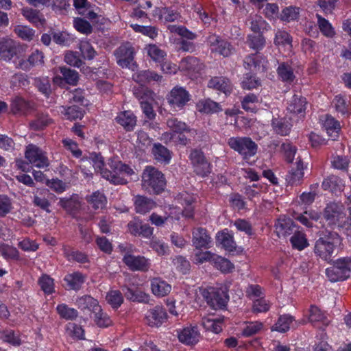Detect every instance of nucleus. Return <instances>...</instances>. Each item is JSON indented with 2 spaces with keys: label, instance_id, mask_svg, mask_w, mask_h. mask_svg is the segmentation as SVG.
<instances>
[{
  "label": "nucleus",
  "instance_id": "1",
  "mask_svg": "<svg viewBox=\"0 0 351 351\" xmlns=\"http://www.w3.org/2000/svg\"><path fill=\"white\" fill-rule=\"evenodd\" d=\"M342 248L341 237L337 232L325 230L315 243L314 252L322 260L330 263Z\"/></svg>",
  "mask_w": 351,
  "mask_h": 351
},
{
  "label": "nucleus",
  "instance_id": "2",
  "mask_svg": "<svg viewBox=\"0 0 351 351\" xmlns=\"http://www.w3.org/2000/svg\"><path fill=\"white\" fill-rule=\"evenodd\" d=\"M27 46L10 38L0 40V58L5 62L12 61L18 69L19 61L25 54Z\"/></svg>",
  "mask_w": 351,
  "mask_h": 351
},
{
  "label": "nucleus",
  "instance_id": "3",
  "mask_svg": "<svg viewBox=\"0 0 351 351\" xmlns=\"http://www.w3.org/2000/svg\"><path fill=\"white\" fill-rule=\"evenodd\" d=\"M166 185L164 175L153 167H147L142 174V187L149 193L159 194Z\"/></svg>",
  "mask_w": 351,
  "mask_h": 351
},
{
  "label": "nucleus",
  "instance_id": "4",
  "mask_svg": "<svg viewBox=\"0 0 351 351\" xmlns=\"http://www.w3.org/2000/svg\"><path fill=\"white\" fill-rule=\"evenodd\" d=\"M351 258L343 257L337 259L333 265L326 269V274L331 282L342 281L350 276Z\"/></svg>",
  "mask_w": 351,
  "mask_h": 351
},
{
  "label": "nucleus",
  "instance_id": "5",
  "mask_svg": "<svg viewBox=\"0 0 351 351\" xmlns=\"http://www.w3.org/2000/svg\"><path fill=\"white\" fill-rule=\"evenodd\" d=\"M228 145L245 159L254 156L258 149L257 145L250 137H231Z\"/></svg>",
  "mask_w": 351,
  "mask_h": 351
},
{
  "label": "nucleus",
  "instance_id": "6",
  "mask_svg": "<svg viewBox=\"0 0 351 351\" xmlns=\"http://www.w3.org/2000/svg\"><path fill=\"white\" fill-rule=\"evenodd\" d=\"M202 295L207 304L213 309H223L228 303L229 296L221 289L208 287L202 291Z\"/></svg>",
  "mask_w": 351,
  "mask_h": 351
},
{
  "label": "nucleus",
  "instance_id": "7",
  "mask_svg": "<svg viewBox=\"0 0 351 351\" xmlns=\"http://www.w3.org/2000/svg\"><path fill=\"white\" fill-rule=\"evenodd\" d=\"M134 53V49L130 43L121 45L114 51L117 64L122 68H129L132 70L135 66Z\"/></svg>",
  "mask_w": 351,
  "mask_h": 351
},
{
  "label": "nucleus",
  "instance_id": "8",
  "mask_svg": "<svg viewBox=\"0 0 351 351\" xmlns=\"http://www.w3.org/2000/svg\"><path fill=\"white\" fill-rule=\"evenodd\" d=\"M25 157L29 164L37 168H45L49 165L46 153L35 145L26 147Z\"/></svg>",
  "mask_w": 351,
  "mask_h": 351
},
{
  "label": "nucleus",
  "instance_id": "9",
  "mask_svg": "<svg viewBox=\"0 0 351 351\" xmlns=\"http://www.w3.org/2000/svg\"><path fill=\"white\" fill-rule=\"evenodd\" d=\"M189 159L197 175L205 177L210 173V165L201 150L192 149L189 155Z\"/></svg>",
  "mask_w": 351,
  "mask_h": 351
},
{
  "label": "nucleus",
  "instance_id": "10",
  "mask_svg": "<svg viewBox=\"0 0 351 351\" xmlns=\"http://www.w3.org/2000/svg\"><path fill=\"white\" fill-rule=\"evenodd\" d=\"M92 160L95 170L99 172L101 176L106 180L114 184H124L126 183V180L124 178L116 174H112V171L104 168V162L100 154H93Z\"/></svg>",
  "mask_w": 351,
  "mask_h": 351
},
{
  "label": "nucleus",
  "instance_id": "11",
  "mask_svg": "<svg viewBox=\"0 0 351 351\" xmlns=\"http://www.w3.org/2000/svg\"><path fill=\"white\" fill-rule=\"evenodd\" d=\"M168 315L165 308L157 305L147 311L145 319L150 327H160L167 319Z\"/></svg>",
  "mask_w": 351,
  "mask_h": 351
},
{
  "label": "nucleus",
  "instance_id": "12",
  "mask_svg": "<svg viewBox=\"0 0 351 351\" xmlns=\"http://www.w3.org/2000/svg\"><path fill=\"white\" fill-rule=\"evenodd\" d=\"M167 101L173 108H182L190 100L189 92L182 87L173 88L167 96Z\"/></svg>",
  "mask_w": 351,
  "mask_h": 351
},
{
  "label": "nucleus",
  "instance_id": "13",
  "mask_svg": "<svg viewBox=\"0 0 351 351\" xmlns=\"http://www.w3.org/2000/svg\"><path fill=\"white\" fill-rule=\"evenodd\" d=\"M44 58V53L38 49L32 52L27 58H26L25 54L22 59L19 61L18 69L29 71L33 67L43 66L45 64Z\"/></svg>",
  "mask_w": 351,
  "mask_h": 351
},
{
  "label": "nucleus",
  "instance_id": "14",
  "mask_svg": "<svg viewBox=\"0 0 351 351\" xmlns=\"http://www.w3.org/2000/svg\"><path fill=\"white\" fill-rule=\"evenodd\" d=\"M123 262L131 271H147L149 267V260L143 256H134L126 253L123 258Z\"/></svg>",
  "mask_w": 351,
  "mask_h": 351
},
{
  "label": "nucleus",
  "instance_id": "15",
  "mask_svg": "<svg viewBox=\"0 0 351 351\" xmlns=\"http://www.w3.org/2000/svg\"><path fill=\"white\" fill-rule=\"evenodd\" d=\"M179 67L182 71L193 75L200 73L204 70L205 66L199 58L194 56H187L180 61Z\"/></svg>",
  "mask_w": 351,
  "mask_h": 351
},
{
  "label": "nucleus",
  "instance_id": "16",
  "mask_svg": "<svg viewBox=\"0 0 351 351\" xmlns=\"http://www.w3.org/2000/svg\"><path fill=\"white\" fill-rule=\"evenodd\" d=\"M128 230L134 236H141L145 238H151L153 234V228L147 223H143L141 220L134 218L128 224Z\"/></svg>",
  "mask_w": 351,
  "mask_h": 351
},
{
  "label": "nucleus",
  "instance_id": "17",
  "mask_svg": "<svg viewBox=\"0 0 351 351\" xmlns=\"http://www.w3.org/2000/svg\"><path fill=\"white\" fill-rule=\"evenodd\" d=\"M308 322H311L314 327L319 328L322 330H324L330 323V320L328 317L315 305L310 306Z\"/></svg>",
  "mask_w": 351,
  "mask_h": 351
},
{
  "label": "nucleus",
  "instance_id": "18",
  "mask_svg": "<svg viewBox=\"0 0 351 351\" xmlns=\"http://www.w3.org/2000/svg\"><path fill=\"white\" fill-rule=\"evenodd\" d=\"M122 291L127 300L143 304H149L150 295L138 289H133L128 286L122 287Z\"/></svg>",
  "mask_w": 351,
  "mask_h": 351
},
{
  "label": "nucleus",
  "instance_id": "19",
  "mask_svg": "<svg viewBox=\"0 0 351 351\" xmlns=\"http://www.w3.org/2000/svg\"><path fill=\"white\" fill-rule=\"evenodd\" d=\"M343 206L341 203L330 202L324 210V217L331 223H336L343 215Z\"/></svg>",
  "mask_w": 351,
  "mask_h": 351
},
{
  "label": "nucleus",
  "instance_id": "20",
  "mask_svg": "<svg viewBox=\"0 0 351 351\" xmlns=\"http://www.w3.org/2000/svg\"><path fill=\"white\" fill-rule=\"evenodd\" d=\"M180 342L186 345H194L199 341V333L195 326H188L178 332Z\"/></svg>",
  "mask_w": 351,
  "mask_h": 351
},
{
  "label": "nucleus",
  "instance_id": "21",
  "mask_svg": "<svg viewBox=\"0 0 351 351\" xmlns=\"http://www.w3.org/2000/svg\"><path fill=\"white\" fill-rule=\"evenodd\" d=\"M193 245L197 249L208 248L209 243L211 242V238L208 234L207 230L203 228L199 227L193 231Z\"/></svg>",
  "mask_w": 351,
  "mask_h": 351
},
{
  "label": "nucleus",
  "instance_id": "22",
  "mask_svg": "<svg viewBox=\"0 0 351 351\" xmlns=\"http://www.w3.org/2000/svg\"><path fill=\"white\" fill-rule=\"evenodd\" d=\"M307 101L304 97L294 95L289 101L287 110L295 114L304 116L306 108Z\"/></svg>",
  "mask_w": 351,
  "mask_h": 351
},
{
  "label": "nucleus",
  "instance_id": "23",
  "mask_svg": "<svg viewBox=\"0 0 351 351\" xmlns=\"http://www.w3.org/2000/svg\"><path fill=\"white\" fill-rule=\"evenodd\" d=\"M134 209L137 213L145 214L156 206L152 199L144 195H136L134 198Z\"/></svg>",
  "mask_w": 351,
  "mask_h": 351
},
{
  "label": "nucleus",
  "instance_id": "24",
  "mask_svg": "<svg viewBox=\"0 0 351 351\" xmlns=\"http://www.w3.org/2000/svg\"><path fill=\"white\" fill-rule=\"evenodd\" d=\"M304 165L302 161L299 159L295 164V167H292L286 176V181L290 185H298L302 183L304 177Z\"/></svg>",
  "mask_w": 351,
  "mask_h": 351
},
{
  "label": "nucleus",
  "instance_id": "25",
  "mask_svg": "<svg viewBox=\"0 0 351 351\" xmlns=\"http://www.w3.org/2000/svg\"><path fill=\"white\" fill-rule=\"evenodd\" d=\"M275 228L278 236L286 237L297 231L296 226L290 218L279 219L275 223Z\"/></svg>",
  "mask_w": 351,
  "mask_h": 351
},
{
  "label": "nucleus",
  "instance_id": "26",
  "mask_svg": "<svg viewBox=\"0 0 351 351\" xmlns=\"http://www.w3.org/2000/svg\"><path fill=\"white\" fill-rule=\"evenodd\" d=\"M115 119L126 131L133 130L136 124V117L131 111L121 112Z\"/></svg>",
  "mask_w": 351,
  "mask_h": 351
},
{
  "label": "nucleus",
  "instance_id": "27",
  "mask_svg": "<svg viewBox=\"0 0 351 351\" xmlns=\"http://www.w3.org/2000/svg\"><path fill=\"white\" fill-rule=\"evenodd\" d=\"M209 88L219 90L226 95L232 92V86L229 79L224 77H214L211 78L208 84Z\"/></svg>",
  "mask_w": 351,
  "mask_h": 351
},
{
  "label": "nucleus",
  "instance_id": "28",
  "mask_svg": "<svg viewBox=\"0 0 351 351\" xmlns=\"http://www.w3.org/2000/svg\"><path fill=\"white\" fill-rule=\"evenodd\" d=\"M276 71L278 77L284 82L292 83L295 79L293 69L289 62H280Z\"/></svg>",
  "mask_w": 351,
  "mask_h": 351
},
{
  "label": "nucleus",
  "instance_id": "29",
  "mask_svg": "<svg viewBox=\"0 0 351 351\" xmlns=\"http://www.w3.org/2000/svg\"><path fill=\"white\" fill-rule=\"evenodd\" d=\"M77 304L81 310H87L90 312V315L93 313H98L101 307L98 301L90 295H84L79 298L77 300Z\"/></svg>",
  "mask_w": 351,
  "mask_h": 351
},
{
  "label": "nucleus",
  "instance_id": "30",
  "mask_svg": "<svg viewBox=\"0 0 351 351\" xmlns=\"http://www.w3.org/2000/svg\"><path fill=\"white\" fill-rule=\"evenodd\" d=\"M31 108L30 103L19 96L12 99L10 104V110L14 114H26Z\"/></svg>",
  "mask_w": 351,
  "mask_h": 351
},
{
  "label": "nucleus",
  "instance_id": "31",
  "mask_svg": "<svg viewBox=\"0 0 351 351\" xmlns=\"http://www.w3.org/2000/svg\"><path fill=\"white\" fill-rule=\"evenodd\" d=\"M151 289L154 295L163 297L170 293L171 287L165 280L156 278L152 280Z\"/></svg>",
  "mask_w": 351,
  "mask_h": 351
},
{
  "label": "nucleus",
  "instance_id": "32",
  "mask_svg": "<svg viewBox=\"0 0 351 351\" xmlns=\"http://www.w3.org/2000/svg\"><path fill=\"white\" fill-rule=\"evenodd\" d=\"M271 125L274 132L280 136L288 135L291 128V123L284 118H273Z\"/></svg>",
  "mask_w": 351,
  "mask_h": 351
},
{
  "label": "nucleus",
  "instance_id": "33",
  "mask_svg": "<svg viewBox=\"0 0 351 351\" xmlns=\"http://www.w3.org/2000/svg\"><path fill=\"white\" fill-rule=\"evenodd\" d=\"M216 241L220 243L222 247L229 252L236 250L237 245L234 241L233 236L228 232L224 231L218 232L216 237Z\"/></svg>",
  "mask_w": 351,
  "mask_h": 351
},
{
  "label": "nucleus",
  "instance_id": "34",
  "mask_svg": "<svg viewBox=\"0 0 351 351\" xmlns=\"http://www.w3.org/2000/svg\"><path fill=\"white\" fill-rule=\"evenodd\" d=\"M84 276L80 272H74L65 276L64 280L66 288L72 290H79L84 282Z\"/></svg>",
  "mask_w": 351,
  "mask_h": 351
},
{
  "label": "nucleus",
  "instance_id": "35",
  "mask_svg": "<svg viewBox=\"0 0 351 351\" xmlns=\"http://www.w3.org/2000/svg\"><path fill=\"white\" fill-rule=\"evenodd\" d=\"M197 106L199 112L206 114L216 113L222 110L220 104L210 99L201 100Z\"/></svg>",
  "mask_w": 351,
  "mask_h": 351
},
{
  "label": "nucleus",
  "instance_id": "36",
  "mask_svg": "<svg viewBox=\"0 0 351 351\" xmlns=\"http://www.w3.org/2000/svg\"><path fill=\"white\" fill-rule=\"evenodd\" d=\"M224 317L210 318L203 317L202 319V326L206 330L215 333H219L222 330V323Z\"/></svg>",
  "mask_w": 351,
  "mask_h": 351
},
{
  "label": "nucleus",
  "instance_id": "37",
  "mask_svg": "<svg viewBox=\"0 0 351 351\" xmlns=\"http://www.w3.org/2000/svg\"><path fill=\"white\" fill-rule=\"evenodd\" d=\"M152 154H154L155 159L160 162L169 163L171 158L169 150L160 143H155L154 145Z\"/></svg>",
  "mask_w": 351,
  "mask_h": 351
},
{
  "label": "nucleus",
  "instance_id": "38",
  "mask_svg": "<svg viewBox=\"0 0 351 351\" xmlns=\"http://www.w3.org/2000/svg\"><path fill=\"white\" fill-rule=\"evenodd\" d=\"M293 317L289 314L280 315L278 322L273 326L271 330L280 332H286L291 328V324H293Z\"/></svg>",
  "mask_w": 351,
  "mask_h": 351
},
{
  "label": "nucleus",
  "instance_id": "39",
  "mask_svg": "<svg viewBox=\"0 0 351 351\" xmlns=\"http://www.w3.org/2000/svg\"><path fill=\"white\" fill-rule=\"evenodd\" d=\"M60 109L61 113L63 114L67 119H81L84 117V110L82 108L75 105L69 107L61 106Z\"/></svg>",
  "mask_w": 351,
  "mask_h": 351
},
{
  "label": "nucleus",
  "instance_id": "40",
  "mask_svg": "<svg viewBox=\"0 0 351 351\" xmlns=\"http://www.w3.org/2000/svg\"><path fill=\"white\" fill-rule=\"evenodd\" d=\"M86 199L95 210L104 208L106 204L105 195L99 191L93 193L90 195L87 196Z\"/></svg>",
  "mask_w": 351,
  "mask_h": 351
},
{
  "label": "nucleus",
  "instance_id": "41",
  "mask_svg": "<svg viewBox=\"0 0 351 351\" xmlns=\"http://www.w3.org/2000/svg\"><path fill=\"white\" fill-rule=\"evenodd\" d=\"M23 16L31 23L35 25H43L45 22V19L40 14V12L32 8H27L23 10Z\"/></svg>",
  "mask_w": 351,
  "mask_h": 351
},
{
  "label": "nucleus",
  "instance_id": "42",
  "mask_svg": "<svg viewBox=\"0 0 351 351\" xmlns=\"http://www.w3.org/2000/svg\"><path fill=\"white\" fill-rule=\"evenodd\" d=\"M59 70L66 84L72 86L77 85L79 80V74L76 71L66 66H60Z\"/></svg>",
  "mask_w": 351,
  "mask_h": 351
},
{
  "label": "nucleus",
  "instance_id": "43",
  "mask_svg": "<svg viewBox=\"0 0 351 351\" xmlns=\"http://www.w3.org/2000/svg\"><path fill=\"white\" fill-rule=\"evenodd\" d=\"M34 84L38 91L47 98L52 93L51 83L48 77H36Z\"/></svg>",
  "mask_w": 351,
  "mask_h": 351
},
{
  "label": "nucleus",
  "instance_id": "44",
  "mask_svg": "<svg viewBox=\"0 0 351 351\" xmlns=\"http://www.w3.org/2000/svg\"><path fill=\"white\" fill-rule=\"evenodd\" d=\"M56 311L61 318L66 320L75 319L78 316V312L76 309L70 308L65 304L58 305Z\"/></svg>",
  "mask_w": 351,
  "mask_h": 351
},
{
  "label": "nucleus",
  "instance_id": "45",
  "mask_svg": "<svg viewBox=\"0 0 351 351\" xmlns=\"http://www.w3.org/2000/svg\"><path fill=\"white\" fill-rule=\"evenodd\" d=\"M168 128L174 133H182L184 132H190V128L187 125L176 117H171L167 120Z\"/></svg>",
  "mask_w": 351,
  "mask_h": 351
},
{
  "label": "nucleus",
  "instance_id": "46",
  "mask_svg": "<svg viewBox=\"0 0 351 351\" xmlns=\"http://www.w3.org/2000/svg\"><path fill=\"white\" fill-rule=\"evenodd\" d=\"M108 303L113 308H118L123 302V293L119 290L110 291L106 297Z\"/></svg>",
  "mask_w": 351,
  "mask_h": 351
},
{
  "label": "nucleus",
  "instance_id": "47",
  "mask_svg": "<svg viewBox=\"0 0 351 351\" xmlns=\"http://www.w3.org/2000/svg\"><path fill=\"white\" fill-rule=\"evenodd\" d=\"M246 43L251 49L258 51L265 45V39L261 34L249 35Z\"/></svg>",
  "mask_w": 351,
  "mask_h": 351
},
{
  "label": "nucleus",
  "instance_id": "48",
  "mask_svg": "<svg viewBox=\"0 0 351 351\" xmlns=\"http://www.w3.org/2000/svg\"><path fill=\"white\" fill-rule=\"evenodd\" d=\"M110 167L112 169V174L119 176V173H125L132 175L134 173L133 170L127 165L121 163L120 161L110 160L109 162Z\"/></svg>",
  "mask_w": 351,
  "mask_h": 351
},
{
  "label": "nucleus",
  "instance_id": "49",
  "mask_svg": "<svg viewBox=\"0 0 351 351\" xmlns=\"http://www.w3.org/2000/svg\"><path fill=\"white\" fill-rule=\"evenodd\" d=\"M64 255L69 261H76L80 263H85L88 261L86 254L77 250H64Z\"/></svg>",
  "mask_w": 351,
  "mask_h": 351
},
{
  "label": "nucleus",
  "instance_id": "50",
  "mask_svg": "<svg viewBox=\"0 0 351 351\" xmlns=\"http://www.w3.org/2000/svg\"><path fill=\"white\" fill-rule=\"evenodd\" d=\"M290 241L293 247L298 250H302L308 245V241L304 234L298 230L291 237Z\"/></svg>",
  "mask_w": 351,
  "mask_h": 351
},
{
  "label": "nucleus",
  "instance_id": "51",
  "mask_svg": "<svg viewBox=\"0 0 351 351\" xmlns=\"http://www.w3.org/2000/svg\"><path fill=\"white\" fill-rule=\"evenodd\" d=\"M1 339L7 343L14 346H19L21 344V340L18 333L12 330H6L1 333Z\"/></svg>",
  "mask_w": 351,
  "mask_h": 351
},
{
  "label": "nucleus",
  "instance_id": "52",
  "mask_svg": "<svg viewBox=\"0 0 351 351\" xmlns=\"http://www.w3.org/2000/svg\"><path fill=\"white\" fill-rule=\"evenodd\" d=\"M90 316L94 319L95 323L99 327H108L112 323L108 315L103 312L101 307H99L98 313H93Z\"/></svg>",
  "mask_w": 351,
  "mask_h": 351
},
{
  "label": "nucleus",
  "instance_id": "53",
  "mask_svg": "<svg viewBox=\"0 0 351 351\" xmlns=\"http://www.w3.org/2000/svg\"><path fill=\"white\" fill-rule=\"evenodd\" d=\"M213 264L224 273L230 272L234 268L233 264L229 260L219 255H217Z\"/></svg>",
  "mask_w": 351,
  "mask_h": 351
},
{
  "label": "nucleus",
  "instance_id": "54",
  "mask_svg": "<svg viewBox=\"0 0 351 351\" xmlns=\"http://www.w3.org/2000/svg\"><path fill=\"white\" fill-rule=\"evenodd\" d=\"M14 31L19 38L26 41L33 40L35 34V31L33 29L23 25H17Z\"/></svg>",
  "mask_w": 351,
  "mask_h": 351
},
{
  "label": "nucleus",
  "instance_id": "55",
  "mask_svg": "<svg viewBox=\"0 0 351 351\" xmlns=\"http://www.w3.org/2000/svg\"><path fill=\"white\" fill-rule=\"evenodd\" d=\"M299 16V8L294 6L286 7L282 10L280 19L284 21H291L297 19Z\"/></svg>",
  "mask_w": 351,
  "mask_h": 351
},
{
  "label": "nucleus",
  "instance_id": "56",
  "mask_svg": "<svg viewBox=\"0 0 351 351\" xmlns=\"http://www.w3.org/2000/svg\"><path fill=\"white\" fill-rule=\"evenodd\" d=\"M131 27L136 32L149 36L154 39L158 35L157 29L153 26H144L138 24H132Z\"/></svg>",
  "mask_w": 351,
  "mask_h": 351
},
{
  "label": "nucleus",
  "instance_id": "57",
  "mask_svg": "<svg viewBox=\"0 0 351 351\" xmlns=\"http://www.w3.org/2000/svg\"><path fill=\"white\" fill-rule=\"evenodd\" d=\"M38 284L46 294H51L54 291L53 279L48 275H43L38 280Z\"/></svg>",
  "mask_w": 351,
  "mask_h": 351
},
{
  "label": "nucleus",
  "instance_id": "58",
  "mask_svg": "<svg viewBox=\"0 0 351 351\" xmlns=\"http://www.w3.org/2000/svg\"><path fill=\"white\" fill-rule=\"evenodd\" d=\"M64 62L70 66L74 67H80L84 62L80 58L79 53L77 51H69L64 55Z\"/></svg>",
  "mask_w": 351,
  "mask_h": 351
},
{
  "label": "nucleus",
  "instance_id": "59",
  "mask_svg": "<svg viewBox=\"0 0 351 351\" xmlns=\"http://www.w3.org/2000/svg\"><path fill=\"white\" fill-rule=\"evenodd\" d=\"M323 126L329 135H331L330 132L337 134L338 131L340 130L339 122L330 115L325 116L324 120H323Z\"/></svg>",
  "mask_w": 351,
  "mask_h": 351
},
{
  "label": "nucleus",
  "instance_id": "60",
  "mask_svg": "<svg viewBox=\"0 0 351 351\" xmlns=\"http://www.w3.org/2000/svg\"><path fill=\"white\" fill-rule=\"evenodd\" d=\"M139 81L143 83L150 82L152 81H160L162 76L159 75L154 71L146 70L142 71L138 74Z\"/></svg>",
  "mask_w": 351,
  "mask_h": 351
},
{
  "label": "nucleus",
  "instance_id": "61",
  "mask_svg": "<svg viewBox=\"0 0 351 351\" xmlns=\"http://www.w3.org/2000/svg\"><path fill=\"white\" fill-rule=\"evenodd\" d=\"M149 245L159 256L167 254L168 246L156 237H152Z\"/></svg>",
  "mask_w": 351,
  "mask_h": 351
},
{
  "label": "nucleus",
  "instance_id": "62",
  "mask_svg": "<svg viewBox=\"0 0 351 351\" xmlns=\"http://www.w3.org/2000/svg\"><path fill=\"white\" fill-rule=\"evenodd\" d=\"M58 204L62 208L69 213L78 210L80 206V202L72 198H61Z\"/></svg>",
  "mask_w": 351,
  "mask_h": 351
},
{
  "label": "nucleus",
  "instance_id": "63",
  "mask_svg": "<svg viewBox=\"0 0 351 351\" xmlns=\"http://www.w3.org/2000/svg\"><path fill=\"white\" fill-rule=\"evenodd\" d=\"M173 264L176 269L182 274H186L191 267L189 261L182 256H176L173 258Z\"/></svg>",
  "mask_w": 351,
  "mask_h": 351
},
{
  "label": "nucleus",
  "instance_id": "64",
  "mask_svg": "<svg viewBox=\"0 0 351 351\" xmlns=\"http://www.w3.org/2000/svg\"><path fill=\"white\" fill-rule=\"evenodd\" d=\"M280 150L287 162H292L296 153L295 147L289 143H284L281 145Z\"/></svg>",
  "mask_w": 351,
  "mask_h": 351
}]
</instances>
